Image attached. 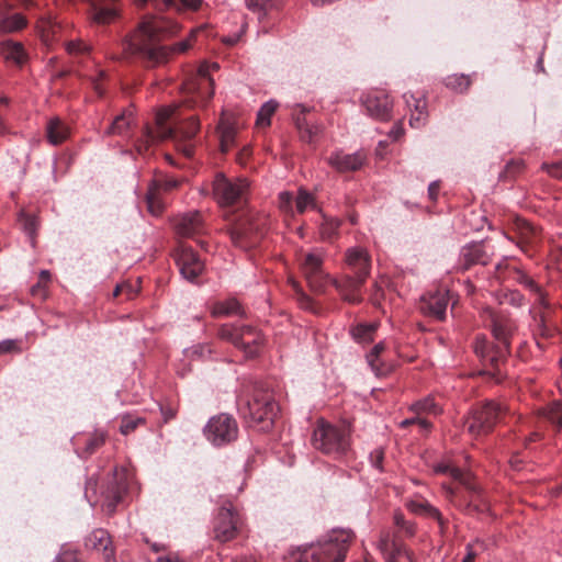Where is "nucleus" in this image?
I'll return each mask as SVG.
<instances>
[{
    "label": "nucleus",
    "instance_id": "58",
    "mask_svg": "<svg viewBox=\"0 0 562 562\" xmlns=\"http://www.w3.org/2000/svg\"><path fill=\"white\" fill-rule=\"evenodd\" d=\"M520 229L521 240L518 243V246L521 247L522 243H531L532 236L536 235V228L531 226L529 223H524Z\"/></svg>",
    "mask_w": 562,
    "mask_h": 562
},
{
    "label": "nucleus",
    "instance_id": "59",
    "mask_svg": "<svg viewBox=\"0 0 562 562\" xmlns=\"http://www.w3.org/2000/svg\"><path fill=\"white\" fill-rule=\"evenodd\" d=\"M517 281L519 284L524 285L525 288H527L529 291H531L532 293L533 292H539V284L536 283L530 277H528L527 274L525 273H519L518 278H517Z\"/></svg>",
    "mask_w": 562,
    "mask_h": 562
},
{
    "label": "nucleus",
    "instance_id": "25",
    "mask_svg": "<svg viewBox=\"0 0 562 562\" xmlns=\"http://www.w3.org/2000/svg\"><path fill=\"white\" fill-rule=\"evenodd\" d=\"M126 491L127 483L124 475L122 474V477H113V480L108 484L106 488L102 492V507L109 514H112L115 510L116 505L122 501Z\"/></svg>",
    "mask_w": 562,
    "mask_h": 562
},
{
    "label": "nucleus",
    "instance_id": "45",
    "mask_svg": "<svg viewBox=\"0 0 562 562\" xmlns=\"http://www.w3.org/2000/svg\"><path fill=\"white\" fill-rule=\"evenodd\" d=\"M19 223L22 226L24 233L31 239V243L34 244L35 235L37 232V225H38L36 216L21 211L19 213Z\"/></svg>",
    "mask_w": 562,
    "mask_h": 562
},
{
    "label": "nucleus",
    "instance_id": "11",
    "mask_svg": "<svg viewBox=\"0 0 562 562\" xmlns=\"http://www.w3.org/2000/svg\"><path fill=\"white\" fill-rule=\"evenodd\" d=\"M203 432L213 446L222 447L237 439L238 425L231 415L218 414L209 419Z\"/></svg>",
    "mask_w": 562,
    "mask_h": 562
},
{
    "label": "nucleus",
    "instance_id": "39",
    "mask_svg": "<svg viewBox=\"0 0 562 562\" xmlns=\"http://www.w3.org/2000/svg\"><path fill=\"white\" fill-rule=\"evenodd\" d=\"M434 470L436 473L447 474V475L451 476L453 480L459 481L460 483L464 484L469 488H472L471 484H470L469 474L462 472L459 468L453 467L450 463H446V462L437 463L434 467Z\"/></svg>",
    "mask_w": 562,
    "mask_h": 562
},
{
    "label": "nucleus",
    "instance_id": "3",
    "mask_svg": "<svg viewBox=\"0 0 562 562\" xmlns=\"http://www.w3.org/2000/svg\"><path fill=\"white\" fill-rule=\"evenodd\" d=\"M278 411L272 391L263 383L256 384L251 397L239 405V413L247 425L259 431L272 428Z\"/></svg>",
    "mask_w": 562,
    "mask_h": 562
},
{
    "label": "nucleus",
    "instance_id": "33",
    "mask_svg": "<svg viewBox=\"0 0 562 562\" xmlns=\"http://www.w3.org/2000/svg\"><path fill=\"white\" fill-rule=\"evenodd\" d=\"M406 507L413 514L434 518L439 522L440 526L443 525V519L439 509L434 507L425 499H409L406 502Z\"/></svg>",
    "mask_w": 562,
    "mask_h": 562
},
{
    "label": "nucleus",
    "instance_id": "44",
    "mask_svg": "<svg viewBox=\"0 0 562 562\" xmlns=\"http://www.w3.org/2000/svg\"><path fill=\"white\" fill-rule=\"evenodd\" d=\"M474 352L485 363L491 364V356L495 353L496 346L490 347L487 339L484 336H477L474 341Z\"/></svg>",
    "mask_w": 562,
    "mask_h": 562
},
{
    "label": "nucleus",
    "instance_id": "13",
    "mask_svg": "<svg viewBox=\"0 0 562 562\" xmlns=\"http://www.w3.org/2000/svg\"><path fill=\"white\" fill-rule=\"evenodd\" d=\"M279 209L286 215L294 216L295 213L303 214L307 210L316 207L314 194L300 188L294 194L290 191H282L278 195Z\"/></svg>",
    "mask_w": 562,
    "mask_h": 562
},
{
    "label": "nucleus",
    "instance_id": "34",
    "mask_svg": "<svg viewBox=\"0 0 562 562\" xmlns=\"http://www.w3.org/2000/svg\"><path fill=\"white\" fill-rule=\"evenodd\" d=\"M90 14L93 22L98 24H108L117 18L119 12L113 5H101L93 2L91 3Z\"/></svg>",
    "mask_w": 562,
    "mask_h": 562
},
{
    "label": "nucleus",
    "instance_id": "14",
    "mask_svg": "<svg viewBox=\"0 0 562 562\" xmlns=\"http://www.w3.org/2000/svg\"><path fill=\"white\" fill-rule=\"evenodd\" d=\"M186 92L192 98L193 104H205L213 97V80L209 76V69L202 65L198 74L184 82Z\"/></svg>",
    "mask_w": 562,
    "mask_h": 562
},
{
    "label": "nucleus",
    "instance_id": "56",
    "mask_svg": "<svg viewBox=\"0 0 562 562\" xmlns=\"http://www.w3.org/2000/svg\"><path fill=\"white\" fill-rule=\"evenodd\" d=\"M369 459H370V463H371V465L373 468H375L380 472L383 471V465H382L383 460H384V451H383V449H381V448L374 449L370 453Z\"/></svg>",
    "mask_w": 562,
    "mask_h": 562
},
{
    "label": "nucleus",
    "instance_id": "8",
    "mask_svg": "<svg viewBox=\"0 0 562 562\" xmlns=\"http://www.w3.org/2000/svg\"><path fill=\"white\" fill-rule=\"evenodd\" d=\"M505 413L506 407L501 403L488 401L472 411L464 422V427L474 437L486 435Z\"/></svg>",
    "mask_w": 562,
    "mask_h": 562
},
{
    "label": "nucleus",
    "instance_id": "31",
    "mask_svg": "<svg viewBox=\"0 0 562 562\" xmlns=\"http://www.w3.org/2000/svg\"><path fill=\"white\" fill-rule=\"evenodd\" d=\"M2 57L13 65L22 66L27 61L29 54L23 44L14 40H4L0 43Z\"/></svg>",
    "mask_w": 562,
    "mask_h": 562
},
{
    "label": "nucleus",
    "instance_id": "28",
    "mask_svg": "<svg viewBox=\"0 0 562 562\" xmlns=\"http://www.w3.org/2000/svg\"><path fill=\"white\" fill-rule=\"evenodd\" d=\"M11 5H0V36L22 31L27 25L26 18L21 13H10Z\"/></svg>",
    "mask_w": 562,
    "mask_h": 562
},
{
    "label": "nucleus",
    "instance_id": "54",
    "mask_svg": "<svg viewBox=\"0 0 562 562\" xmlns=\"http://www.w3.org/2000/svg\"><path fill=\"white\" fill-rule=\"evenodd\" d=\"M295 108L300 110V114L295 117V126L300 132V135L302 132L306 128V125L310 123L305 119L304 114L311 111V108L304 105V104H295Z\"/></svg>",
    "mask_w": 562,
    "mask_h": 562
},
{
    "label": "nucleus",
    "instance_id": "10",
    "mask_svg": "<svg viewBox=\"0 0 562 562\" xmlns=\"http://www.w3.org/2000/svg\"><path fill=\"white\" fill-rule=\"evenodd\" d=\"M248 188L245 178L228 179L224 173H217L212 182V194L220 205L227 206L246 200Z\"/></svg>",
    "mask_w": 562,
    "mask_h": 562
},
{
    "label": "nucleus",
    "instance_id": "18",
    "mask_svg": "<svg viewBox=\"0 0 562 562\" xmlns=\"http://www.w3.org/2000/svg\"><path fill=\"white\" fill-rule=\"evenodd\" d=\"M367 278L361 276H346L341 280L329 279L330 284L339 292L342 299L349 303H360L362 301L361 286Z\"/></svg>",
    "mask_w": 562,
    "mask_h": 562
},
{
    "label": "nucleus",
    "instance_id": "48",
    "mask_svg": "<svg viewBox=\"0 0 562 562\" xmlns=\"http://www.w3.org/2000/svg\"><path fill=\"white\" fill-rule=\"evenodd\" d=\"M412 411L415 412L417 415H420L422 413L437 415L440 412V408L432 397H426L414 403L412 405Z\"/></svg>",
    "mask_w": 562,
    "mask_h": 562
},
{
    "label": "nucleus",
    "instance_id": "23",
    "mask_svg": "<svg viewBox=\"0 0 562 562\" xmlns=\"http://www.w3.org/2000/svg\"><path fill=\"white\" fill-rule=\"evenodd\" d=\"M176 231L180 236L194 237L205 233V224L201 213L194 211L181 215L176 224Z\"/></svg>",
    "mask_w": 562,
    "mask_h": 562
},
{
    "label": "nucleus",
    "instance_id": "2",
    "mask_svg": "<svg viewBox=\"0 0 562 562\" xmlns=\"http://www.w3.org/2000/svg\"><path fill=\"white\" fill-rule=\"evenodd\" d=\"M178 105H169L160 109L155 117L156 127H146L142 139L137 143V150L142 153L157 140L167 138L191 140L199 131V121L191 116L184 122H179L176 116Z\"/></svg>",
    "mask_w": 562,
    "mask_h": 562
},
{
    "label": "nucleus",
    "instance_id": "20",
    "mask_svg": "<svg viewBox=\"0 0 562 562\" xmlns=\"http://www.w3.org/2000/svg\"><path fill=\"white\" fill-rule=\"evenodd\" d=\"M177 265L181 276L191 282L195 281L204 269V263L199 256L187 247L181 248L177 257Z\"/></svg>",
    "mask_w": 562,
    "mask_h": 562
},
{
    "label": "nucleus",
    "instance_id": "57",
    "mask_svg": "<svg viewBox=\"0 0 562 562\" xmlns=\"http://www.w3.org/2000/svg\"><path fill=\"white\" fill-rule=\"evenodd\" d=\"M542 169H544L551 177L562 179V160L553 164H543Z\"/></svg>",
    "mask_w": 562,
    "mask_h": 562
},
{
    "label": "nucleus",
    "instance_id": "15",
    "mask_svg": "<svg viewBox=\"0 0 562 562\" xmlns=\"http://www.w3.org/2000/svg\"><path fill=\"white\" fill-rule=\"evenodd\" d=\"M240 526V517L232 507H222L215 518L214 535L222 542L234 539Z\"/></svg>",
    "mask_w": 562,
    "mask_h": 562
},
{
    "label": "nucleus",
    "instance_id": "5",
    "mask_svg": "<svg viewBox=\"0 0 562 562\" xmlns=\"http://www.w3.org/2000/svg\"><path fill=\"white\" fill-rule=\"evenodd\" d=\"M313 447L334 459L346 458L351 450V430L348 425L319 420L312 436Z\"/></svg>",
    "mask_w": 562,
    "mask_h": 562
},
{
    "label": "nucleus",
    "instance_id": "62",
    "mask_svg": "<svg viewBox=\"0 0 562 562\" xmlns=\"http://www.w3.org/2000/svg\"><path fill=\"white\" fill-rule=\"evenodd\" d=\"M403 134H404V127H403L402 121H398L390 130L389 137L395 142V140L400 139L403 136Z\"/></svg>",
    "mask_w": 562,
    "mask_h": 562
},
{
    "label": "nucleus",
    "instance_id": "32",
    "mask_svg": "<svg viewBox=\"0 0 562 562\" xmlns=\"http://www.w3.org/2000/svg\"><path fill=\"white\" fill-rule=\"evenodd\" d=\"M529 315L531 316L530 328L535 336L537 346L542 349L543 345L540 342L539 338H550L553 335V328L547 324V318L544 313L536 312L533 308L529 310Z\"/></svg>",
    "mask_w": 562,
    "mask_h": 562
},
{
    "label": "nucleus",
    "instance_id": "30",
    "mask_svg": "<svg viewBox=\"0 0 562 562\" xmlns=\"http://www.w3.org/2000/svg\"><path fill=\"white\" fill-rule=\"evenodd\" d=\"M407 108L413 111L409 119V125L414 128H419L425 125L427 119L426 100L424 97H415L412 93H404L403 95Z\"/></svg>",
    "mask_w": 562,
    "mask_h": 562
},
{
    "label": "nucleus",
    "instance_id": "61",
    "mask_svg": "<svg viewBox=\"0 0 562 562\" xmlns=\"http://www.w3.org/2000/svg\"><path fill=\"white\" fill-rule=\"evenodd\" d=\"M104 442V438L102 435H97L93 438L89 439L86 443V451L88 453H92L98 447H100Z\"/></svg>",
    "mask_w": 562,
    "mask_h": 562
},
{
    "label": "nucleus",
    "instance_id": "49",
    "mask_svg": "<svg viewBox=\"0 0 562 562\" xmlns=\"http://www.w3.org/2000/svg\"><path fill=\"white\" fill-rule=\"evenodd\" d=\"M393 521L398 531L403 532L406 537H413L415 535V524L406 520L402 512L396 510L394 513Z\"/></svg>",
    "mask_w": 562,
    "mask_h": 562
},
{
    "label": "nucleus",
    "instance_id": "52",
    "mask_svg": "<svg viewBox=\"0 0 562 562\" xmlns=\"http://www.w3.org/2000/svg\"><path fill=\"white\" fill-rule=\"evenodd\" d=\"M18 339H4L0 341V356L7 353H20L22 351Z\"/></svg>",
    "mask_w": 562,
    "mask_h": 562
},
{
    "label": "nucleus",
    "instance_id": "35",
    "mask_svg": "<svg viewBox=\"0 0 562 562\" xmlns=\"http://www.w3.org/2000/svg\"><path fill=\"white\" fill-rule=\"evenodd\" d=\"M133 123V114L131 111H124L116 115L112 123L106 127L105 135L125 136Z\"/></svg>",
    "mask_w": 562,
    "mask_h": 562
},
{
    "label": "nucleus",
    "instance_id": "38",
    "mask_svg": "<svg viewBox=\"0 0 562 562\" xmlns=\"http://www.w3.org/2000/svg\"><path fill=\"white\" fill-rule=\"evenodd\" d=\"M212 348L209 344H198L183 349L182 361H203L211 358Z\"/></svg>",
    "mask_w": 562,
    "mask_h": 562
},
{
    "label": "nucleus",
    "instance_id": "22",
    "mask_svg": "<svg viewBox=\"0 0 562 562\" xmlns=\"http://www.w3.org/2000/svg\"><path fill=\"white\" fill-rule=\"evenodd\" d=\"M448 303V292L437 291L423 297L420 310L425 315L432 316L438 321H443L446 318Z\"/></svg>",
    "mask_w": 562,
    "mask_h": 562
},
{
    "label": "nucleus",
    "instance_id": "40",
    "mask_svg": "<svg viewBox=\"0 0 562 562\" xmlns=\"http://www.w3.org/2000/svg\"><path fill=\"white\" fill-rule=\"evenodd\" d=\"M240 312H241L240 304L235 299H229L224 302H218V303L214 304V306L212 308V315L215 317L239 315Z\"/></svg>",
    "mask_w": 562,
    "mask_h": 562
},
{
    "label": "nucleus",
    "instance_id": "37",
    "mask_svg": "<svg viewBox=\"0 0 562 562\" xmlns=\"http://www.w3.org/2000/svg\"><path fill=\"white\" fill-rule=\"evenodd\" d=\"M69 134V130L57 117L50 119L46 126L47 139L52 145L63 143Z\"/></svg>",
    "mask_w": 562,
    "mask_h": 562
},
{
    "label": "nucleus",
    "instance_id": "1",
    "mask_svg": "<svg viewBox=\"0 0 562 562\" xmlns=\"http://www.w3.org/2000/svg\"><path fill=\"white\" fill-rule=\"evenodd\" d=\"M158 27L154 21H143L135 33L124 44V49L140 58L147 66L165 63L171 52L183 53L190 47L188 40L177 43L172 48L160 44Z\"/></svg>",
    "mask_w": 562,
    "mask_h": 562
},
{
    "label": "nucleus",
    "instance_id": "55",
    "mask_svg": "<svg viewBox=\"0 0 562 562\" xmlns=\"http://www.w3.org/2000/svg\"><path fill=\"white\" fill-rule=\"evenodd\" d=\"M505 302L515 307H520L524 305L525 297L517 290H510L504 295Z\"/></svg>",
    "mask_w": 562,
    "mask_h": 562
},
{
    "label": "nucleus",
    "instance_id": "6",
    "mask_svg": "<svg viewBox=\"0 0 562 562\" xmlns=\"http://www.w3.org/2000/svg\"><path fill=\"white\" fill-rule=\"evenodd\" d=\"M488 313L491 316L492 334L497 341L495 353L490 358L492 370L488 371V373L495 378L496 381H501L503 378L501 364L506 360V356L509 352L510 338L517 327L515 322L508 316L494 314L491 311H488Z\"/></svg>",
    "mask_w": 562,
    "mask_h": 562
},
{
    "label": "nucleus",
    "instance_id": "51",
    "mask_svg": "<svg viewBox=\"0 0 562 562\" xmlns=\"http://www.w3.org/2000/svg\"><path fill=\"white\" fill-rule=\"evenodd\" d=\"M323 126L318 123H308L302 132L301 138L306 143H312L315 137L322 133Z\"/></svg>",
    "mask_w": 562,
    "mask_h": 562
},
{
    "label": "nucleus",
    "instance_id": "21",
    "mask_svg": "<svg viewBox=\"0 0 562 562\" xmlns=\"http://www.w3.org/2000/svg\"><path fill=\"white\" fill-rule=\"evenodd\" d=\"M543 422L552 424L557 429L562 428V403L560 401H553L547 407L539 411L536 425L537 429L540 428L539 424ZM540 431L535 430L528 438H526V445L530 441L540 439Z\"/></svg>",
    "mask_w": 562,
    "mask_h": 562
},
{
    "label": "nucleus",
    "instance_id": "24",
    "mask_svg": "<svg viewBox=\"0 0 562 562\" xmlns=\"http://www.w3.org/2000/svg\"><path fill=\"white\" fill-rule=\"evenodd\" d=\"M364 160L366 155L362 151L353 154L336 151L328 157V164L339 172L356 171L363 166Z\"/></svg>",
    "mask_w": 562,
    "mask_h": 562
},
{
    "label": "nucleus",
    "instance_id": "43",
    "mask_svg": "<svg viewBox=\"0 0 562 562\" xmlns=\"http://www.w3.org/2000/svg\"><path fill=\"white\" fill-rule=\"evenodd\" d=\"M340 222L337 218L324 216L319 227V234L323 240L330 241L338 235Z\"/></svg>",
    "mask_w": 562,
    "mask_h": 562
},
{
    "label": "nucleus",
    "instance_id": "36",
    "mask_svg": "<svg viewBox=\"0 0 562 562\" xmlns=\"http://www.w3.org/2000/svg\"><path fill=\"white\" fill-rule=\"evenodd\" d=\"M222 153H227L235 144L236 128L234 124L222 119L217 126Z\"/></svg>",
    "mask_w": 562,
    "mask_h": 562
},
{
    "label": "nucleus",
    "instance_id": "4",
    "mask_svg": "<svg viewBox=\"0 0 562 562\" xmlns=\"http://www.w3.org/2000/svg\"><path fill=\"white\" fill-rule=\"evenodd\" d=\"M352 532L333 529L316 542L302 547L297 562H344Z\"/></svg>",
    "mask_w": 562,
    "mask_h": 562
},
{
    "label": "nucleus",
    "instance_id": "29",
    "mask_svg": "<svg viewBox=\"0 0 562 562\" xmlns=\"http://www.w3.org/2000/svg\"><path fill=\"white\" fill-rule=\"evenodd\" d=\"M380 549L385 562H414L412 552L405 546L387 537L381 539Z\"/></svg>",
    "mask_w": 562,
    "mask_h": 562
},
{
    "label": "nucleus",
    "instance_id": "64",
    "mask_svg": "<svg viewBox=\"0 0 562 562\" xmlns=\"http://www.w3.org/2000/svg\"><path fill=\"white\" fill-rule=\"evenodd\" d=\"M536 295H537V302L540 306H542L543 308H548L549 307V303L548 301L546 300V294L544 292L542 291V289L539 286V292H533Z\"/></svg>",
    "mask_w": 562,
    "mask_h": 562
},
{
    "label": "nucleus",
    "instance_id": "16",
    "mask_svg": "<svg viewBox=\"0 0 562 562\" xmlns=\"http://www.w3.org/2000/svg\"><path fill=\"white\" fill-rule=\"evenodd\" d=\"M492 255V249L484 241L470 243L461 248L459 265L463 270L474 265L485 266L490 262Z\"/></svg>",
    "mask_w": 562,
    "mask_h": 562
},
{
    "label": "nucleus",
    "instance_id": "53",
    "mask_svg": "<svg viewBox=\"0 0 562 562\" xmlns=\"http://www.w3.org/2000/svg\"><path fill=\"white\" fill-rule=\"evenodd\" d=\"M144 423V419L140 418V417H137V418H134V417H131V416H126L122 419V424L120 426V430L123 435H128L131 434L133 430L136 429V427Z\"/></svg>",
    "mask_w": 562,
    "mask_h": 562
},
{
    "label": "nucleus",
    "instance_id": "42",
    "mask_svg": "<svg viewBox=\"0 0 562 562\" xmlns=\"http://www.w3.org/2000/svg\"><path fill=\"white\" fill-rule=\"evenodd\" d=\"M384 349V344L379 342L367 355V361L376 376L384 375L387 372V369L384 368L379 361V357Z\"/></svg>",
    "mask_w": 562,
    "mask_h": 562
},
{
    "label": "nucleus",
    "instance_id": "41",
    "mask_svg": "<svg viewBox=\"0 0 562 562\" xmlns=\"http://www.w3.org/2000/svg\"><path fill=\"white\" fill-rule=\"evenodd\" d=\"M278 7V0H246V8L262 20L270 10Z\"/></svg>",
    "mask_w": 562,
    "mask_h": 562
},
{
    "label": "nucleus",
    "instance_id": "19",
    "mask_svg": "<svg viewBox=\"0 0 562 562\" xmlns=\"http://www.w3.org/2000/svg\"><path fill=\"white\" fill-rule=\"evenodd\" d=\"M178 187L176 179H158L151 181L146 192L147 209L153 215H159L164 210V203L160 199L162 191L168 192Z\"/></svg>",
    "mask_w": 562,
    "mask_h": 562
},
{
    "label": "nucleus",
    "instance_id": "7",
    "mask_svg": "<svg viewBox=\"0 0 562 562\" xmlns=\"http://www.w3.org/2000/svg\"><path fill=\"white\" fill-rule=\"evenodd\" d=\"M218 338L243 349L248 357L258 353L263 337L255 327L247 324H224L218 328Z\"/></svg>",
    "mask_w": 562,
    "mask_h": 562
},
{
    "label": "nucleus",
    "instance_id": "63",
    "mask_svg": "<svg viewBox=\"0 0 562 562\" xmlns=\"http://www.w3.org/2000/svg\"><path fill=\"white\" fill-rule=\"evenodd\" d=\"M56 562H77V558L72 552H64L56 558Z\"/></svg>",
    "mask_w": 562,
    "mask_h": 562
},
{
    "label": "nucleus",
    "instance_id": "60",
    "mask_svg": "<svg viewBox=\"0 0 562 562\" xmlns=\"http://www.w3.org/2000/svg\"><path fill=\"white\" fill-rule=\"evenodd\" d=\"M95 486H97V482H94L92 479L87 481L85 496L91 506H94L99 502L98 498H93L92 495L90 494V491H92L93 494L95 493Z\"/></svg>",
    "mask_w": 562,
    "mask_h": 562
},
{
    "label": "nucleus",
    "instance_id": "17",
    "mask_svg": "<svg viewBox=\"0 0 562 562\" xmlns=\"http://www.w3.org/2000/svg\"><path fill=\"white\" fill-rule=\"evenodd\" d=\"M362 104L371 117L387 121L391 117L393 101L383 92H370L362 98Z\"/></svg>",
    "mask_w": 562,
    "mask_h": 562
},
{
    "label": "nucleus",
    "instance_id": "50",
    "mask_svg": "<svg viewBox=\"0 0 562 562\" xmlns=\"http://www.w3.org/2000/svg\"><path fill=\"white\" fill-rule=\"evenodd\" d=\"M470 83V78L464 75H452L446 79V86L458 92L467 91Z\"/></svg>",
    "mask_w": 562,
    "mask_h": 562
},
{
    "label": "nucleus",
    "instance_id": "9",
    "mask_svg": "<svg viewBox=\"0 0 562 562\" xmlns=\"http://www.w3.org/2000/svg\"><path fill=\"white\" fill-rule=\"evenodd\" d=\"M300 270L306 279L310 288L317 293L325 290L329 282V274L324 271V250L314 248L299 256Z\"/></svg>",
    "mask_w": 562,
    "mask_h": 562
},
{
    "label": "nucleus",
    "instance_id": "12",
    "mask_svg": "<svg viewBox=\"0 0 562 562\" xmlns=\"http://www.w3.org/2000/svg\"><path fill=\"white\" fill-rule=\"evenodd\" d=\"M265 224L266 220L263 217L247 215L233 227L231 239L239 248H252L263 235Z\"/></svg>",
    "mask_w": 562,
    "mask_h": 562
},
{
    "label": "nucleus",
    "instance_id": "47",
    "mask_svg": "<svg viewBox=\"0 0 562 562\" xmlns=\"http://www.w3.org/2000/svg\"><path fill=\"white\" fill-rule=\"evenodd\" d=\"M376 329V324H359L351 329L352 337L359 342L372 340L373 333Z\"/></svg>",
    "mask_w": 562,
    "mask_h": 562
},
{
    "label": "nucleus",
    "instance_id": "26",
    "mask_svg": "<svg viewBox=\"0 0 562 562\" xmlns=\"http://www.w3.org/2000/svg\"><path fill=\"white\" fill-rule=\"evenodd\" d=\"M346 262L357 276L368 278L371 269V258L367 249L356 246L347 249Z\"/></svg>",
    "mask_w": 562,
    "mask_h": 562
},
{
    "label": "nucleus",
    "instance_id": "27",
    "mask_svg": "<svg viewBox=\"0 0 562 562\" xmlns=\"http://www.w3.org/2000/svg\"><path fill=\"white\" fill-rule=\"evenodd\" d=\"M85 546L90 550L102 552L105 562H112L114 560L110 535L102 528L93 530L86 538Z\"/></svg>",
    "mask_w": 562,
    "mask_h": 562
},
{
    "label": "nucleus",
    "instance_id": "46",
    "mask_svg": "<svg viewBox=\"0 0 562 562\" xmlns=\"http://www.w3.org/2000/svg\"><path fill=\"white\" fill-rule=\"evenodd\" d=\"M277 108L278 102L274 100H269L266 103H263L260 110L258 111L257 124L262 127L269 126L271 123L270 119L272 114L276 112Z\"/></svg>",
    "mask_w": 562,
    "mask_h": 562
}]
</instances>
